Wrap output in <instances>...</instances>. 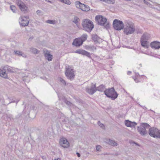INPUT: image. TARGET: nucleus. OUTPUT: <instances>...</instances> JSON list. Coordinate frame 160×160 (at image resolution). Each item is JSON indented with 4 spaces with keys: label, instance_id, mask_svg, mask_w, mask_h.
I'll return each instance as SVG.
<instances>
[{
    "label": "nucleus",
    "instance_id": "obj_1",
    "mask_svg": "<svg viewBox=\"0 0 160 160\" xmlns=\"http://www.w3.org/2000/svg\"><path fill=\"white\" fill-rule=\"evenodd\" d=\"M104 92L107 97L111 98L113 100L116 99L118 96V93L115 91L113 87L106 89L104 90Z\"/></svg>",
    "mask_w": 160,
    "mask_h": 160
},
{
    "label": "nucleus",
    "instance_id": "obj_2",
    "mask_svg": "<svg viewBox=\"0 0 160 160\" xmlns=\"http://www.w3.org/2000/svg\"><path fill=\"white\" fill-rule=\"evenodd\" d=\"M82 24L83 29L88 32H90L94 28L93 22L88 19H83Z\"/></svg>",
    "mask_w": 160,
    "mask_h": 160
},
{
    "label": "nucleus",
    "instance_id": "obj_3",
    "mask_svg": "<svg viewBox=\"0 0 160 160\" xmlns=\"http://www.w3.org/2000/svg\"><path fill=\"white\" fill-rule=\"evenodd\" d=\"M135 31V27L134 24L132 22H127L124 28V32L127 35L131 34Z\"/></svg>",
    "mask_w": 160,
    "mask_h": 160
},
{
    "label": "nucleus",
    "instance_id": "obj_4",
    "mask_svg": "<svg viewBox=\"0 0 160 160\" xmlns=\"http://www.w3.org/2000/svg\"><path fill=\"white\" fill-rule=\"evenodd\" d=\"M96 21L100 25H105L106 24L105 28H107L109 27L108 23H107V19L106 18L101 15L96 16L95 18Z\"/></svg>",
    "mask_w": 160,
    "mask_h": 160
},
{
    "label": "nucleus",
    "instance_id": "obj_5",
    "mask_svg": "<svg viewBox=\"0 0 160 160\" xmlns=\"http://www.w3.org/2000/svg\"><path fill=\"white\" fill-rule=\"evenodd\" d=\"M141 124L140 127L138 126L137 127L138 131L142 136L145 135L147 133L146 129H148L150 126L146 123H142Z\"/></svg>",
    "mask_w": 160,
    "mask_h": 160
},
{
    "label": "nucleus",
    "instance_id": "obj_6",
    "mask_svg": "<svg viewBox=\"0 0 160 160\" xmlns=\"http://www.w3.org/2000/svg\"><path fill=\"white\" fill-rule=\"evenodd\" d=\"M65 75L68 79H73L74 77L75 74L74 71L70 66H68L66 68Z\"/></svg>",
    "mask_w": 160,
    "mask_h": 160
},
{
    "label": "nucleus",
    "instance_id": "obj_7",
    "mask_svg": "<svg viewBox=\"0 0 160 160\" xmlns=\"http://www.w3.org/2000/svg\"><path fill=\"white\" fill-rule=\"evenodd\" d=\"M113 26L115 29L120 30L123 28L124 24L122 21L115 19L113 22Z\"/></svg>",
    "mask_w": 160,
    "mask_h": 160
},
{
    "label": "nucleus",
    "instance_id": "obj_8",
    "mask_svg": "<svg viewBox=\"0 0 160 160\" xmlns=\"http://www.w3.org/2000/svg\"><path fill=\"white\" fill-rule=\"evenodd\" d=\"M29 22L28 17L21 16L19 19V23L21 26L23 27L27 26Z\"/></svg>",
    "mask_w": 160,
    "mask_h": 160
},
{
    "label": "nucleus",
    "instance_id": "obj_9",
    "mask_svg": "<svg viewBox=\"0 0 160 160\" xmlns=\"http://www.w3.org/2000/svg\"><path fill=\"white\" fill-rule=\"evenodd\" d=\"M97 91L96 87V84L92 83L91 87L90 88H86V91L90 95H92Z\"/></svg>",
    "mask_w": 160,
    "mask_h": 160
},
{
    "label": "nucleus",
    "instance_id": "obj_10",
    "mask_svg": "<svg viewBox=\"0 0 160 160\" xmlns=\"http://www.w3.org/2000/svg\"><path fill=\"white\" fill-rule=\"evenodd\" d=\"M149 134L150 136L153 138H156V134L158 132V129L156 128L153 127L149 128Z\"/></svg>",
    "mask_w": 160,
    "mask_h": 160
},
{
    "label": "nucleus",
    "instance_id": "obj_11",
    "mask_svg": "<svg viewBox=\"0 0 160 160\" xmlns=\"http://www.w3.org/2000/svg\"><path fill=\"white\" fill-rule=\"evenodd\" d=\"M16 3L22 11L24 12L27 10V7L21 0H16Z\"/></svg>",
    "mask_w": 160,
    "mask_h": 160
},
{
    "label": "nucleus",
    "instance_id": "obj_12",
    "mask_svg": "<svg viewBox=\"0 0 160 160\" xmlns=\"http://www.w3.org/2000/svg\"><path fill=\"white\" fill-rule=\"evenodd\" d=\"M60 145L64 148H68L69 146V143L67 140L65 138H62L59 142Z\"/></svg>",
    "mask_w": 160,
    "mask_h": 160
},
{
    "label": "nucleus",
    "instance_id": "obj_13",
    "mask_svg": "<svg viewBox=\"0 0 160 160\" xmlns=\"http://www.w3.org/2000/svg\"><path fill=\"white\" fill-rule=\"evenodd\" d=\"M75 52L76 53L86 56L88 58L91 57L90 53L85 50L78 49L76 50Z\"/></svg>",
    "mask_w": 160,
    "mask_h": 160
},
{
    "label": "nucleus",
    "instance_id": "obj_14",
    "mask_svg": "<svg viewBox=\"0 0 160 160\" xmlns=\"http://www.w3.org/2000/svg\"><path fill=\"white\" fill-rule=\"evenodd\" d=\"M43 53L45 58L48 61H51L52 59L53 56L51 55L50 52L47 50H43Z\"/></svg>",
    "mask_w": 160,
    "mask_h": 160
},
{
    "label": "nucleus",
    "instance_id": "obj_15",
    "mask_svg": "<svg viewBox=\"0 0 160 160\" xmlns=\"http://www.w3.org/2000/svg\"><path fill=\"white\" fill-rule=\"evenodd\" d=\"M83 43L82 39L79 38H78L74 40L72 43V45L76 47H79L82 45Z\"/></svg>",
    "mask_w": 160,
    "mask_h": 160
},
{
    "label": "nucleus",
    "instance_id": "obj_16",
    "mask_svg": "<svg viewBox=\"0 0 160 160\" xmlns=\"http://www.w3.org/2000/svg\"><path fill=\"white\" fill-rule=\"evenodd\" d=\"M152 48L155 49H159L160 48V42L155 41L152 42L150 44Z\"/></svg>",
    "mask_w": 160,
    "mask_h": 160
},
{
    "label": "nucleus",
    "instance_id": "obj_17",
    "mask_svg": "<svg viewBox=\"0 0 160 160\" xmlns=\"http://www.w3.org/2000/svg\"><path fill=\"white\" fill-rule=\"evenodd\" d=\"M125 123L126 126L130 127H135L137 124L136 122H131L128 120H125Z\"/></svg>",
    "mask_w": 160,
    "mask_h": 160
},
{
    "label": "nucleus",
    "instance_id": "obj_18",
    "mask_svg": "<svg viewBox=\"0 0 160 160\" xmlns=\"http://www.w3.org/2000/svg\"><path fill=\"white\" fill-rule=\"evenodd\" d=\"M105 142L109 145L113 146H116L118 145V143L115 141L112 140L110 139H107Z\"/></svg>",
    "mask_w": 160,
    "mask_h": 160
},
{
    "label": "nucleus",
    "instance_id": "obj_19",
    "mask_svg": "<svg viewBox=\"0 0 160 160\" xmlns=\"http://www.w3.org/2000/svg\"><path fill=\"white\" fill-rule=\"evenodd\" d=\"M6 72V71L4 70V67L2 69H0V76L5 78H8V76Z\"/></svg>",
    "mask_w": 160,
    "mask_h": 160
},
{
    "label": "nucleus",
    "instance_id": "obj_20",
    "mask_svg": "<svg viewBox=\"0 0 160 160\" xmlns=\"http://www.w3.org/2000/svg\"><path fill=\"white\" fill-rule=\"evenodd\" d=\"M140 42L142 47L146 48H148L149 47V42L148 41L141 39Z\"/></svg>",
    "mask_w": 160,
    "mask_h": 160
},
{
    "label": "nucleus",
    "instance_id": "obj_21",
    "mask_svg": "<svg viewBox=\"0 0 160 160\" xmlns=\"http://www.w3.org/2000/svg\"><path fill=\"white\" fill-rule=\"evenodd\" d=\"M150 38V35L147 33H145L141 37V39L144 41L148 40Z\"/></svg>",
    "mask_w": 160,
    "mask_h": 160
},
{
    "label": "nucleus",
    "instance_id": "obj_22",
    "mask_svg": "<svg viewBox=\"0 0 160 160\" xmlns=\"http://www.w3.org/2000/svg\"><path fill=\"white\" fill-rule=\"evenodd\" d=\"M4 69L8 72H13L15 71V69L14 68L8 66V65H6L4 67Z\"/></svg>",
    "mask_w": 160,
    "mask_h": 160
},
{
    "label": "nucleus",
    "instance_id": "obj_23",
    "mask_svg": "<svg viewBox=\"0 0 160 160\" xmlns=\"http://www.w3.org/2000/svg\"><path fill=\"white\" fill-rule=\"evenodd\" d=\"M92 38L94 42L96 43L98 42L99 40L100 39V38H99L96 34L92 35Z\"/></svg>",
    "mask_w": 160,
    "mask_h": 160
},
{
    "label": "nucleus",
    "instance_id": "obj_24",
    "mask_svg": "<svg viewBox=\"0 0 160 160\" xmlns=\"http://www.w3.org/2000/svg\"><path fill=\"white\" fill-rule=\"evenodd\" d=\"M81 10L83 11L87 12L88 11L90 10V9L88 6L82 4Z\"/></svg>",
    "mask_w": 160,
    "mask_h": 160
},
{
    "label": "nucleus",
    "instance_id": "obj_25",
    "mask_svg": "<svg viewBox=\"0 0 160 160\" xmlns=\"http://www.w3.org/2000/svg\"><path fill=\"white\" fill-rule=\"evenodd\" d=\"M14 53L16 55L19 56H22V57L26 58V55L25 54L22 53V52L19 51H14Z\"/></svg>",
    "mask_w": 160,
    "mask_h": 160
},
{
    "label": "nucleus",
    "instance_id": "obj_26",
    "mask_svg": "<svg viewBox=\"0 0 160 160\" xmlns=\"http://www.w3.org/2000/svg\"><path fill=\"white\" fill-rule=\"evenodd\" d=\"M86 48L88 50L92 52L94 51L96 49V48L95 46L91 45L87 46Z\"/></svg>",
    "mask_w": 160,
    "mask_h": 160
},
{
    "label": "nucleus",
    "instance_id": "obj_27",
    "mask_svg": "<svg viewBox=\"0 0 160 160\" xmlns=\"http://www.w3.org/2000/svg\"><path fill=\"white\" fill-rule=\"evenodd\" d=\"M74 3L77 8L81 9L82 3L79 1L75 2Z\"/></svg>",
    "mask_w": 160,
    "mask_h": 160
},
{
    "label": "nucleus",
    "instance_id": "obj_28",
    "mask_svg": "<svg viewBox=\"0 0 160 160\" xmlns=\"http://www.w3.org/2000/svg\"><path fill=\"white\" fill-rule=\"evenodd\" d=\"M105 88V86L102 85H101L99 87H96L97 91L98 90L101 92L103 91Z\"/></svg>",
    "mask_w": 160,
    "mask_h": 160
},
{
    "label": "nucleus",
    "instance_id": "obj_29",
    "mask_svg": "<svg viewBox=\"0 0 160 160\" xmlns=\"http://www.w3.org/2000/svg\"><path fill=\"white\" fill-rule=\"evenodd\" d=\"M80 19L77 17L75 16L73 21V22L76 24L78 27H79V25L78 24V21H79Z\"/></svg>",
    "mask_w": 160,
    "mask_h": 160
},
{
    "label": "nucleus",
    "instance_id": "obj_30",
    "mask_svg": "<svg viewBox=\"0 0 160 160\" xmlns=\"http://www.w3.org/2000/svg\"><path fill=\"white\" fill-rule=\"evenodd\" d=\"M30 51L31 52L35 54H38L39 52V51L34 48H31L30 49Z\"/></svg>",
    "mask_w": 160,
    "mask_h": 160
},
{
    "label": "nucleus",
    "instance_id": "obj_31",
    "mask_svg": "<svg viewBox=\"0 0 160 160\" xmlns=\"http://www.w3.org/2000/svg\"><path fill=\"white\" fill-rule=\"evenodd\" d=\"M87 35L86 34H83L80 38H79L81 39L82 42H83L87 40Z\"/></svg>",
    "mask_w": 160,
    "mask_h": 160
},
{
    "label": "nucleus",
    "instance_id": "obj_32",
    "mask_svg": "<svg viewBox=\"0 0 160 160\" xmlns=\"http://www.w3.org/2000/svg\"><path fill=\"white\" fill-rule=\"evenodd\" d=\"M46 22L47 23L54 24L56 22L55 20H48L46 21Z\"/></svg>",
    "mask_w": 160,
    "mask_h": 160
},
{
    "label": "nucleus",
    "instance_id": "obj_33",
    "mask_svg": "<svg viewBox=\"0 0 160 160\" xmlns=\"http://www.w3.org/2000/svg\"><path fill=\"white\" fill-rule=\"evenodd\" d=\"M11 10L14 13L16 12V7L14 5H11L10 7Z\"/></svg>",
    "mask_w": 160,
    "mask_h": 160
},
{
    "label": "nucleus",
    "instance_id": "obj_34",
    "mask_svg": "<svg viewBox=\"0 0 160 160\" xmlns=\"http://www.w3.org/2000/svg\"><path fill=\"white\" fill-rule=\"evenodd\" d=\"M104 2L108 3L114 4L115 2L114 0H104Z\"/></svg>",
    "mask_w": 160,
    "mask_h": 160
},
{
    "label": "nucleus",
    "instance_id": "obj_35",
    "mask_svg": "<svg viewBox=\"0 0 160 160\" xmlns=\"http://www.w3.org/2000/svg\"><path fill=\"white\" fill-rule=\"evenodd\" d=\"M62 2L68 5H70L71 4L69 0H63Z\"/></svg>",
    "mask_w": 160,
    "mask_h": 160
},
{
    "label": "nucleus",
    "instance_id": "obj_36",
    "mask_svg": "<svg viewBox=\"0 0 160 160\" xmlns=\"http://www.w3.org/2000/svg\"><path fill=\"white\" fill-rule=\"evenodd\" d=\"M65 102L66 104L69 106H71L72 105V104L69 101H68L67 100H65Z\"/></svg>",
    "mask_w": 160,
    "mask_h": 160
},
{
    "label": "nucleus",
    "instance_id": "obj_37",
    "mask_svg": "<svg viewBox=\"0 0 160 160\" xmlns=\"http://www.w3.org/2000/svg\"><path fill=\"white\" fill-rule=\"evenodd\" d=\"M98 124L101 128H103L104 127V125L101 123L99 121H98Z\"/></svg>",
    "mask_w": 160,
    "mask_h": 160
},
{
    "label": "nucleus",
    "instance_id": "obj_38",
    "mask_svg": "<svg viewBox=\"0 0 160 160\" xmlns=\"http://www.w3.org/2000/svg\"><path fill=\"white\" fill-rule=\"evenodd\" d=\"M157 136L156 138H158L160 139V130H158V132L157 133Z\"/></svg>",
    "mask_w": 160,
    "mask_h": 160
},
{
    "label": "nucleus",
    "instance_id": "obj_39",
    "mask_svg": "<svg viewBox=\"0 0 160 160\" xmlns=\"http://www.w3.org/2000/svg\"><path fill=\"white\" fill-rule=\"evenodd\" d=\"M101 148V146L99 145H98L96 146V149L98 151H99Z\"/></svg>",
    "mask_w": 160,
    "mask_h": 160
},
{
    "label": "nucleus",
    "instance_id": "obj_40",
    "mask_svg": "<svg viewBox=\"0 0 160 160\" xmlns=\"http://www.w3.org/2000/svg\"><path fill=\"white\" fill-rule=\"evenodd\" d=\"M45 1L50 2L51 3H52L54 2V0H45Z\"/></svg>",
    "mask_w": 160,
    "mask_h": 160
},
{
    "label": "nucleus",
    "instance_id": "obj_41",
    "mask_svg": "<svg viewBox=\"0 0 160 160\" xmlns=\"http://www.w3.org/2000/svg\"><path fill=\"white\" fill-rule=\"evenodd\" d=\"M19 100H17V101H15V100L12 101L11 102H9V103H12V102H16V104H17V103L19 102Z\"/></svg>",
    "mask_w": 160,
    "mask_h": 160
},
{
    "label": "nucleus",
    "instance_id": "obj_42",
    "mask_svg": "<svg viewBox=\"0 0 160 160\" xmlns=\"http://www.w3.org/2000/svg\"><path fill=\"white\" fill-rule=\"evenodd\" d=\"M61 82V83L62 84H63L64 85H66V82L65 81H60Z\"/></svg>",
    "mask_w": 160,
    "mask_h": 160
},
{
    "label": "nucleus",
    "instance_id": "obj_43",
    "mask_svg": "<svg viewBox=\"0 0 160 160\" xmlns=\"http://www.w3.org/2000/svg\"><path fill=\"white\" fill-rule=\"evenodd\" d=\"M130 143L132 145H133L135 143V142L132 141H130Z\"/></svg>",
    "mask_w": 160,
    "mask_h": 160
},
{
    "label": "nucleus",
    "instance_id": "obj_44",
    "mask_svg": "<svg viewBox=\"0 0 160 160\" xmlns=\"http://www.w3.org/2000/svg\"><path fill=\"white\" fill-rule=\"evenodd\" d=\"M140 106L142 107L143 109H144L145 110H146L147 109V108L145 106H142L141 105H140Z\"/></svg>",
    "mask_w": 160,
    "mask_h": 160
},
{
    "label": "nucleus",
    "instance_id": "obj_45",
    "mask_svg": "<svg viewBox=\"0 0 160 160\" xmlns=\"http://www.w3.org/2000/svg\"><path fill=\"white\" fill-rule=\"evenodd\" d=\"M41 11L40 10H38L36 12L37 14H40L41 13Z\"/></svg>",
    "mask_w": 160,
    "mask_h": 160
},
{
    "label": "nucleus",
    "instance_id": "obj_46",
    "mask_svg": "<svg viewBox=\"0 0 160 160\" xmlns=\"http://www.w3.org/2000/svg\"><path fill=\"white\" fill-rule=\"evenodd\" d=\"M76 154L78 157H80L81 156L79 152H77L76 153Z\"/></svg>",
    "mask_w": 160,
    "mask_h": 160
},
{
    "label": "nucleus",
    "instance_id": "obj_47",
    "mask_svg": "<svg viewBox=\"0 0 160 160\" xmlns=\"http://www.w3.org/2000/svg\"><path fill=\"white\" fill-rule=\"evenodd\" d=\"M143 2L144 3H145L146 4H147V5L149 3L148 2H147V1H146L145 0H143Z\"/></svg>",
    "mask_w": 160,
    "mask_h": 160
},
{
    "label": "nucleus",
    "instance_id": "obj_48",
    "mask_svg": "<svg viewBox=\"0 0 160 160\" xmlns=\"http://www.w3.org/2000/svg\"><path fill=\"white\" fill-rule=\"evenodd\" d=\"M131 73H132V72L131 71H128V72H127V74L128 75H130L131 74Z\"/></svg>",
    "mask_w": 160,
    "mask_h": 160
},
{
    "label": "nucleus",
    "instance_id": "obj_49",
    "mask_svg": "<svg viewBox=\"0 0 160 160\" xmlns=\"http://www.w3.org/2000/svg\"><path fill=\"white\" fill-rule=\"evenodd\" d=\"M31 108L33 110H34L35 109V107L34 106H32Z\"/></svg>",
    "mask_w": 160,
    "mask_h": 160
},
{
    "label": "nucleus",
    "instance_id": "obj_50",
    "mask_svg": "<svg viewBox=\"0 0 160 160\" xmlns=\"http://www.w3.org/2000/svg\"><path fill=\"white\" fill-rule=\"evenodd\" d=\"M135 144H136V146H139V144H138V143H137V142H135Z\"/></svg>",
    "mask_w": 160,
    "mask_h": 160
},
{
    "label": "nucleus",
    "instance_id": "obj_51",
    "mask_svg": "<svg viewBox=\"0 0 160 160\" xmlns=\"http://www.w3.org/2000/svg\"><path fill=\"white\" fill-rule=\"evenodd\" d=\"M54 160H61V159L59 158H58L57 159H55Z\"/></svg>",
    "mask_w": 160,
    "mask_h": 160
},
{
    "label": "nucleus",
    "instance_id": "obj_52",
    "mask_svg": "<svg viewBox=\"0 0 160 160\" xmlns=\"http://www.w3.org/2000/svg\"><path fill=\"white\" fill-rule=\"evenodd\" d=\"M136 81V83H138V82H139V81Z\"/></svg>",
    "mask_w": 160,
    "mask_h": 160
},
{
    "label": "nucleus",
    "instance_id": "obj_53",
    "mask_svg": "<svg viewBox=\"0 0 160 160\" xmlns=\"http://www.w3.org/2000/svg\"><path fill=\"white\" fill-rule=\"evenodd\" d=\"M150 110L151 111L153 112H155L154 111H153V110H152L151 109H150Z\"/></svg>",
    "mask_w": 160,
    "mask_h": 160
},
{
    "label": "nucleus",
    "instance_id": "obj_54",
    "mask_svg": "<svg viewBox=\"0 0 160 160\" xmlns=\"http://www.w3.org/2000/svg\"><path fill=\"white\" fill-rule=\"evenodd\" d=\"M57 92V93L58 95V93L57 92Z\"/></svg>",
    "mask_w": 160,
    "mask_h": 160
}]
</instances>
